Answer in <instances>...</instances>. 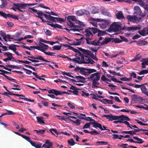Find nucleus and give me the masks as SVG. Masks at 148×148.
I'll use <instances>...</instances> for the list:
<instances>
[{
	"label": "nucleus",
	"instance_id": "15",
	"mask_svg": "<svg viewBox=\"0 0 148 148\" xmlns=\"http://www.w3.org/2000/svg\"><path fill=\"white\" fill-rule=\"evenodd\" d=\"M131 98L134 101H136L137 100L139 102H142L144 100L142 97L135 94L132 95Z\"/></svg>",
	"mask_w": 148,
	"mask_h": 148
},
{
	"label": "nucleus",
	"instance_id": "43",
	"mask_svg": "<svg viewBox=\"0 0 148 148\" xmlns=\"http://www.w3.org/2000/svg\"><path fill=\"white\" fill-rule=\"evenodd\" d=\"M92 124V123H86L83 127L82 128V129H84L90 128V124Z\"/></svg>",
	"mask_w": 148,
	"mask_h": 148
},
{
	"label": "nucleus",
	"instance_id": "57",
	"mask_svg": "<svg viewBox=\"0 0 148 148\" xmlns=\"http://www.w3.org/2000/svg\"><path fill=\"white\" fill-rule=\"evenodd\" d=\"M3 76L5 77L8 80L10 81H12L16 80L15 79H13L10 77L7 76L6 75H5V74H4V75H3Z\"/></svg>",
	"mask_w": 148,
	"mask_h": 148
},
{
	"label": "nucleus",
	"instance_id": "52",
	"mask_svg": "<svg viewBox=\"0 0 148 148\" xmlns=\"http://www.w3.org/2000/svg\"><path fill=\"white\" fill-rule=\"evenodd\" d=\"M18 62H21V63H23L25 64H29L31 63L32 64V63L31 62H30L29 61H23L22 60H18Z\"/></svg>",
	"mask_w": 148,
	"mask_h": 148
},
{
	"label": "nucleus",
	"instance_id": "3",
	"mask_svg": "<svg viewBox=\"0 0 148 148\" xmlns=\"http://www.w3.org/2000/svg\"><path fill=\"white\" fill-rule=\"evenodd\" d=\"M85 31H87L88 32H89L90 33H92L94 34L98 33L97 34L98 36L103 35L105 33L104 32H102L95 27H88L85 29Z\"/></svg>",
	"mask_w": 148,
	"mask_h": 148
},
{
	"label": "nucleus",
	"instance_id": "60",
	"mask_svg": "<svg viewBox=\"0 0 148 148\" xmlns=\"http://www.w3.org/2000/svg\"><path fill=\"white\" fill-rule=\"evenodd\" d=\"M130 75L132 77H133V78H136L137 77L136 74L133 72H132V73H130Z\"/></svg>",
	"mask_w": 148,
	"mask_h": 148
},
{
	"label": "nucleus",
	"instance_id": "22",
	"mask_svg": "<svg viewBox=\"0 0 148 148\" xmlns=\"http://www.w3.org/2000/svg\"><path fill=\"white\" fill-rule=\"evenodd\" d=\"M117 117L119 119L118 120H121L122 121H123L124 120H125L126 121H130V119L128 117L124 115L117 116Z\"/></svg>",
	"mask_w": 148,
	"mask_h": 148
},
{
	"label": "nucleus",
	"instance_id": "14",
	"mask_svg": "<svg viewBox=\"0 0 148 148\" xmlns=\"http://www.w3.org/2000/svg\"><path fill=\"white\" fill-rule=\"evenodd\" d=\"M53 143L50 141L49 140H46L45 143L44 144L42 147L45 148H53Z\"/></svg>",
	"mask_w": 148,
	"mask_h": 148
},
{
	"label": "nucleus",
	"instance_id": "54",
	"mask_svg": "<svg viewBox=\"0 0 148 148\" xmlns=\"http://www.w3.org/2000/svg\"><path fill=\"white\" fill-rule=\"evenodd\" d=\"M1 7L2 8H3L6 5V4L5 0H1Z\"/></svg>",
	"mask_w": 148,
	"mask_h": 148
},
{
	"label": "nucleus",
	"instance_id": "13",
	"mask_svg": "<svg viewBox=\"0 0 148 148\" xmlns=\"http://www.w3.org/2000/svg\"><path fill=\"white\" fill-rule=\"evenodd\" d=\"M92 125H93V127L97 128L98 127L99 128L101 131L107 130H109L106 129V127L105 126H103V127L102 125L100 123H98L96 122H92Z\"/></svg>",
	"mask_w": 148,
	"mask_h": 148
},
{
	"label": "nucleus",
	"instance_id": "17",
	"mask_svg": "<svg viewBox=\"0 0 148 148\" xmlns=\"http://www.w3.org/2000/svg\"><path fill=\"white\" fill-rule=\"evenodd\" d=\"M101 116L102 117H106L107 119H109L110 121H111L113 120H118L119 119L118 118L117 116H114L112 114L103 115Z\"/></svg>",
	"mask_w": 148,
	"mask_h": 148
},
{
	"label": "nucleus",
	"instance_id": "12",
	"mask_svg": "<svg viewBox=\"0 0 148 148\" xmlns=\"http://www.w3.org/2000/svg\"><path fill=\"white\" fill-rule=\"evenodd\" d=\"M88 55H85V59L84 57V60H82L83 61V64H92L95 63L94 61L92 59H91L90 57L88 56Z\"/></svg>",
	"mask_w": 148,
	"mask_h": 148
},
{
	"label": "nucleus",
	"instance_id": "44",
	"mask_svg": "<svg viewBox=\"0 0 148 148\" xmlns=\"http://www.w3.org/2000/svg\"><path fill=\"white\" fill-rule=\"evenodd\" d=\"M52 131H53V132H54L57 135H58V134H59L60 133V132H58L57 130L56 129H53V128H52V129H50V130H49V131L51 132V133L53 135H54V134L52 132Z\"/></svg>",
	"mask_w": 148,
	"mask_h": 148
},
{
	"label": "nucleus",
	"instance_id": "21",
	"mask_svg": "<svg viewBox=\"0 0 148 148\" xmlns=\"http://www.w3.org/2000/svg\"><path fill=\"white\" fill-rule=\"evenodd\" d=\"M116 18L118 19H124L125 18L123 13V12L121 11H119L117 13H116Z\"/></svg>",
	"mask_w": 148,
	"mask_h": 148
},
{
	"label": "nucleus",
	"instance_id": "45",
	"mask_svg": "<svg viewBox=\"0 0 148 148\" xmlns=\"http://www.w3.org/2000/svg\"><path fill=\"white\" fill-rule=\"evenodd\" d=\"M48 16L47 20H49L52 21L53 22H56V21L55 20V17L52 16L50 15H49Z\"/></svg>",
	"mask_w": 148,
	"mask_h": 148
},
{
	"label": "nucleus",
	"instance_id": "49",
	"mask_svg": "<svg viewBox=\"0 0 148 148\" xmlns=\"http://www.w3.org/2000/svg\"><path fill=\"white\" fill-rule=\"evenodd\" d=\"M96 143H100V144L96 145H107L108 143L107 142H104L103 141H98L96 142Z\"/></svg>",
	"mask_w": 148,
	"mask_h": 148
},
{
	"label": "nucleus",
	"instance_id": "37",
	"mask_svg": "<svg viewBox=\"0 0 148 148\" xmlns=\"http://www.w3.org/2000/svg\"><path fill=\"white\" fill-rule=\"evenodd\" d=\"M141 63V65H142V68H146L145 65H148L147 61L145 58H143V61H144Z\"/></svg>",
	"mask_w": 148,
	"mask_h": 148
},
{
	"label": "nucleus",
	"instance_id": "63",
	"mask_svg": "<svg viewBox=\"0 0 148 148\" xmlns=\"http://www.w3.org/2000/svg\"><path fill=\"white\" fill-rule=\"evenodd\" d=\"M82 93L81 94L82 96L84 97H88L89 96V94L88 93H86L84 91H82Z\"/></svg>",
	"mask_w": 148,
	"mask_h": 148
},
{
	"label": "nucleus",
	"instance_id": "10",
	"mask_svg": "<svg viewBox=\"0 0 148 148\" xmlns=\"http://www.w3.org/2000/svg\"><path fill=\"white\" fill-rule=\"evenodd\" d=\"M26 4L25 3H14L13 4V5L17 7L16 8H17V10L21 12H23L24 11H23L21 10V9H25V7H26Z\"/></svg>",
	"mask_w": 148,
	"mask_h": 148
},
{
	"label": "nucleus",
	"instance_id": "8",
	"mask_svg": "<svg viewBox=\"0 0 148 148\" xmlns=\"http://www.w3.org/2000/svg\"><path fill=\"white\" fill-rule=\"evenodd\" d=\"M48 93L49 94H53L57 96L64 94H70V93L65 91H61L57 90L55 89H52L50 90H49Z\"/></svg>",
	"mask_w": 148,
	"mask_h": 148
},
{
	"label": "nucleus",
	"instance_id": "24",
	"mask_svg": "<svg viewBox=\"0 0 148 148\" xmlns=\"http://www.w3.org/2000/svg\"><path fill=\"white\" fill-rule=\"evenodd\" d=\"M142 86L141 87V90L143 93L145 94L146 96H148V92L147 91V88L145 86L144 84H142Z\"/></svg>",
	"mask_w": 148,
	"mask_h": 148
},
{
	"label": "nucleus",
	"instance_id": "19",
	"mask_svg": "<svg viewBox=\"0 0 148 148\" xmlns=\"http://www.w3.org/2000/svg\"><path fill=\"white\" fill-rule=\"evenodd\" d=\"M29 57L32 59H37L39 60L44 61L46 62H50V61H48L47 60L45 59L41 56L39 55L37 56L36 57H35L32 55L30 56H29Z\"/></svg>",
	"mask_w": 148,
	"mask_h": 148
},
{
	"label": "nucleus",
	"instance_id": "58",
	"mask_svg": "<svg viewBox=\"0 0 148 148\" xmlns=\"http://www.w3.org/2000/svg\"><path fill=\"white\" fill-rule=\"evenodd\" d=\"M20 99H23L25 100H26L28 101H29L31 102H34V100H31V99L26 98H20Z\"/></svg>",
	"mask_w": 148,
	"mask_h": 148
},
{
	"label": "nucleus",
	"instance_id": "9",
	"mask_svg": "<svg viewBox=\"0 0 148 148\" xmlns=\"http://www.w3.org/2000/svg\"><path fill=\"white\" fill-rule=\"evenodd\" d=\"M135 12L134 14H136L137 15L141 16V17H145L146 14L144 13L143 14L140 8L138 6H135L134 7Z\"/></svg>",
	"mask_w": 148,
	"mask_h": 148
},
{
	"label": "nucleus",
	"instance_id": "30",
	"mask_svg": "<svg viewBox=\"0 0 148 148\" xmlns=\"http://www.w3.org/2000/svg\"><path fill=\"white\" fill-rule=\"evenodd\" d=\"M40 47H41V49H42V50L45 51V49H48L49 46L48 45L45 44L40 42Z\"/></svg>",
	"mask_w": 148,
	"mask_h": 148
},
{
	"label": "nucleus",
	"instance_id": "6",
	"mask_svg": "<svg viewBox=\"0 0 148 148\" xmlns=\"http://www.w3.org/2000/svg\"><path fill=\"white\" fill-rule=\"evenodd\" d=\"M85 39V38L83 37H82L79 39H77L75 38V40L76 41H73L72 42L70 43L69 42H67V43L70 45H80L82 44H83L84 42V40Z\"/></svg>",
	"mask_w": 148,
	"mask_h": 148
},
{
	"label": "nucleus",
	"instance_id": "40",
	"mask_svg": "<svg viewBox=\"0 0 148 148\" xmlns=\"http://www.w3.org/2000/svg\"><path fill=\"white\" fill-rule=\"evenodd\" d=\"M114 42L115 43H120L122 42V40H121L117 38H112V42Z\"/></svg>",
	"mask_w": 148,
	"mask_h": 148
},
{
	"label": "nucleus",
	"instance_id": "7",
	"mask_svg": "<svg viewBox=\"0 0 148 148\" xmlns=\"http://www.w3.org/2000/svg\"><path fill=\"white\" fill-rule=\"evenodd\" d=\"M85 25L83 24L82 23L79 21V27H73L74 28L72 29H69L67 28H64V29L67 31L68 32H69L70 31H78L79 30H82L83 29V27H84Z\"/></svg>",
	"mask_w": 148,
	"mask_h": 148
},
{
	"label": "nucleus",
	"instance_id": "55",
	"mask_svg": "<svg viewBox=\"0 0 148 148\" xmlns=\"http://www.w3.org/2000/svg\"><path fill=\"white\" fill-rule=\"evenodd\" d=\"M103 100L107 102V103L108 104H112L113 101L111 100H109L106 99H104Z\"/></svg>",
	"mask_w": 148,
	"mask_h": 148
},
{
	"label": "nucleus",
	"instance_id": "1",
	"mask_svg": "<svg viewBox=\"0 0 148 148\" xmlns=\"http://www.w3.org/2000/svg\"><path fill=\"white\" fill-rule=\"evenodd\" d=\"M85 35L86 37L85 38L86 41V43L88 45H91L94 46H97V43H96V40H94L92 41H90L93 38V35L92 33H90L87 31H85Z\"/></svg>",
	"mask_w": 148,
	"mask_h": 148
},
{
	"label": "nucleus",
	"instance_id": "50",
	"mask_svg": "<svg viewBox=\"0 0 148 148\" xmlns=\"http://www.w3.org/2000/svg\"><path fill=\"white\" fill-rule=\"evenodd\" d=\"M141 57V56L140 54H138L133 59V61H136L137 60H139Z\"/></svg>",
	"mask_w": 148,
	"mask_h": 148
},
{
	"label": "nucleus",
	"instance_id": "38",
	"mask_svg": "<svg viewBox=\"0 0 148 148\" xmlns=\"http://www.w3.org/2000/svg\"><path fill=\"white\" fill-rule=\"evenodd\" d=\"M86 70L88 71L87 72V73L89 74H90L92 73L95 72L97 71V70L94 69H86Z\"/></svg>",
	"mask_w": 148,
	"mask_h": 148
},
{
	"label": "nucleus",
	"instance_id": "33",
	"mask_svg": "<svg viewBox=\"0 0 148 148\" xmlns=\"http://www.w3.org/2000/svg\"><path fill=\"white\" fill-rule=\"evenodd\" d=\"M45 131L46 130H34V131L36 132L37 134L38 135L44 134Z\"/></svg>",
	"mask_w": 148,
	"mask_h": 148
},
{
	"label": "nucleus",
	"instance_id": "53",
	"mask_svg": "<svg viewBox=\"0 0 148 148\" xmlns=\"http://www.w3.org/2000/svg\"><path fill=\"white\" fill-rule=\"evenodd\" d=\"M70 120L71 121H72V122H73L74 123H76L77 125H80V120L79 119H77L76 120V121H74L73 120L70 119Z\"/></svg>",
	"mask_w": 148,
	"mask_h": 148
},
{
	"label": "nucleus",
	"instance_id": "4",
	"mask_svg": "<svg viewBox=\"0 0 148 148\" xmlns=\"http://www.w3.org/2000/svg\"><path fill=\"white\" fill-rule=\"evenodd\" d=\"M78 49L80 51L82 52L84 54L90 56V57L94 60H96L97 61L98 60V59L96 56H94L93 53H91L90 51L84 49L80 47L78 48Z\"/></svg>",
	"mask_w": 148,
	"mask_h": 148
},
{
	"label": "nucleus",
	"instance_id": "2",
	"mask_svg": "<svg viewBox=\"0 0 148 148\" xmlns=\"http://www.w3.org/2000/svg\"><path fill=\"white\" fill-rule=\"evenodd\" d=\"M68 21L67 25L69 26V28H72L73 27H79V25H76L75 23H73L74 21L76 20L77 19L75 18V16H69L67 18Z\"/></svg>",
	"mask_w": 148,
	"mask_h": 148
},
{
	"label": "nucleus",
	"instance_id": "41",
	"mask_svg": "<svg viewBox=\"0 0 148 148\" xmlns=\"http://www.w3.org/2000/svg\"><path fill=\"white\" fill-rule=\"evenodd\" d=\"M0 35L3 37L4 40L6 42H7V40H6V33L3 31H1L0 32Z\"/></svg>",
	"mask_w": 148,
	"mask_h": 148
},
{
	"label": "nucleus",
	"instance_id": "11",
	"mask_svg": "<svg viewBox=\"0 0 148 148\" xmlns=\"http://www.w3.org/2000/svg\"><path fill=\"white\" fill-rule=\"evenodd\" d=\"M141 27L139 25L138 26L135 27H126L123 28V30H125L128 31H132L134 32L136 30H139L141 29Z\"/></svg>",
	"mask_w": 148,
	"mask_h": 148
},
{
	"label": "nucleus",
	"instance_id": "61",
	"mask_svg": "<svg viewBox=\"0 0 148 148\" xmlns=\"http://www.w3.org/2000/svg\"><path fill=\"white\" fill-rule=\"evenodd\" d=\"M22 137L23 138L25 139L26 140L29 142L30 140V138L27 136H25V135H23Z\"/></svg>",
	"mask_w": 148,
	"mask_h": 148
},
{
	"label": "nucleus",
	"instance_id": "36",
	"mask_svg": "<svg viewBox=\"0 0 148 148\" xmlns=\"http://www.w3.org/2000/svg\"><path fill=\"white\" fill-rule=\"evenodd\" d=\"M86 69L82 67L81 68V69L80 70L79 72L82 74L83 75H86L87 73V72L85 71V70H86Z\"/></svg>",
	"mask_w": 148,
	"mask_h": 148
},
{
	"label": "nucleus",
	"instance_id": "18",
	"mask_svg": "<svg viewBox=\"0 0 148 148\" xmlns=\"http://www.w3.org/2000/svg\"><path fill=\"white\" fill-rule=\"evenodd\" d=\"M138 32L142 36L148 35V26L145 27L142 30L139 31Z\"/></svg>",
	"mask_w": 148,
	"mask_h": 148
},
{
	"label": "nucleus",
	"instance_id": "34",
	"mask_svg": "<svg viewBox=\"0 0 148 148\" xmlns=\"http://www.w3.org/2000/svg\"><path fill=\"white\" fill-rule=\"evenodd\" d=\"M103 22L104 23H103L102 25L105 27L109 25L110 23V21L108 20H104Z\"/></svg>",
	"mask_w": 148,
	"mask_h": 148
},
{
	"label": "nucleus",
	"instance_id": "20",
	"mask_svg": "<svg viewBox=\"0 0 148 148\" xmlns=\"http://www.w3.org/2000/svg\"><path fill=\"white\" fill-rule=\"evenodd\" d=\"M8 67H10L11 68H13L14 69H20V67L17 66L13 65H12L7 64L6 66L5 69L8 70L10 71H12L11 69H9Z\"/></svg>",
	"mask_w": 148,
	"mask_h": 148
},
{
	"label": "nucleus",
	"instance_id": "27",
	"mask_svg": "<svg viewBox=\"0 0 148 148\" xmlns=\"http://www.w3.org/2000/svg\"><path fill=\"white\" fill-rule=\"evenodd\" d=\"M135 17V16H131L130 15H128L127 16V19L130 21L136 23Z\"/></svg>",
	"mask_w": 148,
	"mask_h": 148
},
{
	"label": "nucleus",
	"instance_id": "35",
	"mask_svg": "<svg viewBox=\"0 0 148 148\" xmlns=\"http://www.w3.org/2000/svg\"><path fill=\"white\" fill-rule=\"evenodd\" d=\"M76 57H77V56H80L81 57L82 60H84V56L79 51L75 55Z\"/></svg>",
	"mask_w": 148,
	"mask_h": 148
},
{
	"label": "nucleus",
	"instance_id": "29",
	"mask_svg": "<svg viewBox=\"0 0 148 148\" xmlns=\"http://www.w3.org/2000/svg\"><path fill=\"white\" fill-rule=\"evenodd\" d=\"M99 12V9L95 6H93L92 8L91 13L92 14L98 13Z\"/></svg>",
	"mask_w": 148,
	"mask_h": 148
},
{
	"label": "nucleus",
	"instance_id": "26",
	"mask_svg": "<svg viewBox=\"0 0 148 148\" xmlns=\"http://www.w3.org/2000/svg\"><path fill=\"white\" fill-rule=\"evenodd\" d=\"M139 5L143 7L147 12H148V4H146L143 1Z\"/></svg>",
	"mask_w": 148,
	"mask_h": 148
},
{
	"label": "nucleus",
	"instance_id": "32",
	"mask_svg": "<svg viewBox=\"0 0 148 148\" xmlns=\"http://www.w3.org/2000/svg\"><path fill=\"white\" fill-rule=\"evenodd\" d=\"M17 46V45H9L8 48L9 49L13 51L14 52V51H15V50H17V49L16 47Z\"/></svg>",
	"mask_w": 148,
	"mask_h": 148
},
{
	"label": "nucleus",
	"instance_id": "39",
	"mask_svg": "<svg viewBox=\"0 0 148 148\" xmlns=\"http://www.w3.org/2000/svg\"><path fill=\"white\" fill-rule=\"evenodd\" d=\"M68 142L69 144L71 146L74 145L75 144V142L74 140L72 138H70L68 140Z\"/></svg>",
	"mask_w": 148,
	"mask_h": 148
},
{
	"label": "nucleus",
	"instance_id": "46",
	"mask_svg": "<svg viewBox=\"0 0 148 148\" xmlns=\"http://www.w3.org/2000/svg\"><path fill=\"white\" fill-rule=\"evenodd\" d=\"M42 51H42V52L44 53L46 55H48L52 56H53V54H55V53H54L53 52H50V51L47 52H46L45 51H44L43 50H42ZM53 56H55V55H53Z\"/></svg>",
	"mask_w": 148,
	"mask_h": 148
},
{
	"label": "nucleus",
	"instance_id": "25",
	"mask_svg": "<svg viewBox=\"0 0 148 148\" xmlns=\"http://www.w3.org/2000/svg\"><path fill=\"white\" fill-rule=\"evenodd\" d=\"M148 42L147 41L141 40L137 42L136 44L139 46H144L147 45Z\"/></svg>",
	"mask_w": 148,
	"mask_h": 148
},
{
	"label": "nucleus",
	"instance_id": "42",
	"mask_svg": "<svg viewBox=\"0 0 148 148\" xmlns=\"http://www.w3.org/2000/svg\"><path fill=\"white\" fill-rule=\"evenodd\" d=\"M43 30L46 35H48L49 36H51V32L49 29H43Z\"/></svg>",
	"mask_w": 148,
	"mask_h": 148
},
{
	"label": "nucleus",
	"instance_id": "56",
	"mask_svg": "<svg viewBox=\"0 0 148 148\" xmlns=\"http://www.w3.org/2000/svg\"><path fill=\"white\" fill-rule=\"evenodd\" d=\"M62 47L61 46L55 45L53 47L54 50H60Z\"/></svg>",
	"mask_w": 148,
	"mask_h": 148
},
{
	"label": "nucleus",
	"instance_id": "64",
	"mask_svg": "<svg viewBox=\"0 0 148 148\" xmlns=\"http://www.w3.org/2000/svg\"><path fill=\"white\" fill-rule=\"evenodd\" d=\"M106 79L107 78L104 75H103L101 77V79L102 80V81L104 82H106V83L108 84H109V83H108V82L106 81Z\"/></svg>",
	"mask_w": 148,
	"mask_h": 148
},
{
	"label": "nucleus",
	"instance_id": "16",
	"mask_svg": "<svg viewBox=\"0 0 148 148\" xmlns=\"http://www.w3.org/2000/svg\"><path fill=\"white\" fill-rule=\"evenodd\" d=\"M76 13L77 15L78 16H81L84 14L89 16L90 14L89 12L84 9L78 10L77 11Z\"/></svg>",
	"mask_w": 148,
	"mask_h": 148
},
{
	"label": "nucleus",
	"instance_id": "59",
	"mask_svg": "<svg viewBox=\"0 0 148 148\" xmlns=\"http://www.w3.org/2000/svg\"><path fill=\"white\" fill-rule=\"evenodd\" d=\"M54 82L56 83H58L59 82H60L68 83L67 82H66L65 81L63 80H61L60 79H59L58 80H54Z\"/></svg>",
	"mask_w": 148,
	"mask_h": 148
},
{
	"label": "nucleus",
	"instance_id": "47",
	"mask_svg": "<svg viewBox=\"0 0 148 148\" xmlns=\"http://www.w3.org/2000/svg\"><path fill=\"white\" fill-rule=\"evenodd\" d=\"M55 19H56L55 20L56 21V22H60V23H61L64 21V19L63 18H60L55 17Z\"/></svg>",
	"mask_w": 148,
	"mask_h": 148
},
{
	"label": "nucleus",
	"instance_id": "51",
	"mask_svg": "<svg viewBox=\"0 0 148 148\" xmlns=\"http://www.w3.org/2000/svg\"><path fill=\"white\" fill-rule=\"evenodd\" d=\"M121 88L123 89H125V90H129L130 92H132L133 93H135V92L133 90L127 88L125 87H124V86H123V85L121 87Z\"/></svg>",
	"mask_w": 148,
	"mask_h": 148
},
{
	"label": "nucleus",
	"instance_id": "48",
	"mask_svg": "<svg viewBox=\"0 0 148 148\" xmlns=\"http://www.w3.org/2000/svg\"><path fill=\"white\" fill-rule=\"evenodd\" d=\"M139 75H142L146 74L148 73V70H143L141 71L140 73H138Z\"/></svg>",
	"mask_w": 148,
	"mask_h": 148
},
{
	"label": "nucleus",
	"instance_id": "62",
	"mask_svg": "<svg viewBox=\"0 0 148 148\" xmlns=\"http://www.w3.org/2000/svg\"><path fill=\"white\" fill-rule=\"evenodd\" d=\"M0 47H2L3 49V51H5L8 50L7 49V47L6 46L3 45H0Z\"/></svg>",
	"mask_w": 148,
	"mask_h": 148
},
{
	"label": "nucleus",
	"instance_id": "23",
	"mask_svg": "<svg viewBox=\"0 0 148 148\" xmlns=\"http://www.w3.org/2000/svg\"><path fill=\"white\" fill-rule=\"evenodd\" d=\"M119 123H124L125 124L127 125V126L129 127L131 129H133V128L130 126L129 123L127 121H122L121 120H118V121H113V123L115 124H117Z\"/></svg>",
	"mask_w": 148,
	"mask_h": 148
},
{
	"label": "nucleus",
	"instance_id": "31",
	"mask_svg": "<svg viewBox=\"0 0 148 148\" xmlns=\"http://www.w3.org/2000/svg\"><path fill=\"white\" fill-rule=\"evenodd\" d=\"M37 121L40 124H45V122L43 120V118L41 117L37 116Z\"/></svg>",
	"mask_w": 148,
	"mask_h": 148
},
{
	"label": "nucleus",
	"instance_id": "28",
	"mask_svg": "<svg viewBox=\"0 0 148 148\" xmlns=\"http://www.w3.org/2000/svg\"><path fill=\"white\" fill-rule=\"evenodd\" d=\"M112 38H106L103 40V42L101 43V45H103L104 44H106L108 42L111 41L112 42Z\"/></svg>",
	"mask_w": 148,
	"mask_h": 148
},
{
	"label": "nucleus",
	"instance_id": "5",
	"mask_svg": "<svg viewBox=\"0 0 148 148\" xmlns=\"http://www.w3.org/2000/svg\"><path fill=\"white\" fill-rule=\"evenodd\" d=\"M100 73L99 72H97L91 74L88 79H90V80L93 83H96L95 81H98L100 79Z\"/></svg>",
	"mask_w": 148,
	"mask_h": 148
}]
</instances>
